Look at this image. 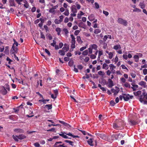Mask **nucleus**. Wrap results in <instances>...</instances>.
Masks as SVG:
<instances>
[{
	"label": "nucleus",
	"instance_id": "nucleus-1",
	"mask_svg": "<svg viewBox=\"0 0 147 147\" xmlns=\"http://www.w3.org/2000/svg\"><path fill=\"white\" fill-rule=\"evenodd\" d=\"M98 46L97 45L95 44H93L89 46L88 48V53L89 54H92L93 52V50L96 51L94 55H96V56L97 55V53L98 51L97 50Z\"/></svg>",
	"mask_w": 147,
	"mask_h": 147
},
{
	"label": "nucleus",
	"instance_id": "nucleus-2",
	"mask_svg": "<svg viewBox=\"0 0 147 147\" xmlns=\"http://www.w3.org/2000/svg\"><path fill=\"white\" fill-rule=\"evenodd\" d=\"M95 134L98 137H99L103 140L108 141L111 140V136L109 135H106L103 134L96 133Z\"/></svg>",
	"mask_w": 147,
	"mask_h": 147
},
{
	"label": "nucleus",
	"instance_id": "nucleus-3",
	"mask_svg": "<svg viewBox=\"0 0 147 147\" xmlns=\"http://www.w3.org/2000/svg\"><path fill=\"white\" fill-rule=\"evenodd\" d=\"M117 22L118 23L125 26H127V22L126 20L121 18H118L117 20Z\"/></svg>",
	"mask_w": 147,
	"mask_h": 147
},
{
	"label": "nucleus",
	"instance_id": "nucleus-4",
	"mask_svg": "<svg viewBox=\"0 0 147 147\" xmlns=\"http://www.w3.org/2000/svg\"><path fill=\"white\" fill-rule=\"evenodd\" d=\"M133 96H130L129 94H123V99L125 101H128L130 98L132 99Z\"/></svg>",
	"mask_w": 147,
	"mask_h": 147
},
{
	"label": "nucleus",
	"instance_id": "nucleus-5",
	"mask_svg": "<svg viewBox=\"0 0 147 147\" xmlns=\"http://www.w3.org/2000/svg\"><path fill=\"white\" fill-rule=\"evenodd\" d=\"M17 48L16 47L12 46L11 49L10 53L13 54L17 53Z\"/></svg>",
	"mask_w": 147,
	"mask_h": 147
},
{
	"label": "nucleus",
	"instance_id": "nucleus-6",
	"mask_svg": "<svg viewBox=\"0 0 147 147\" xmlns=\"http://www.w3.org/2000/svg\"><path fill=\"white\" fill-rule=\"evenodd\" d=\"M116 122L120 128L123 125V122L121 119H117Z\"/></svg>",
	"mask_w": 147,
	"mask_h": 147
},
{
	"label": "nucleus",
	"instance_id": "nucleus-7",
	"mask_svg": "<svg viewBox=\"0 0 147 147\" xmlns=\"http://www.w3.org/2000/svg\"><path fill=\"white\" fill-rule=\"evenodd\" d=\"M115 88V89L113 88L111 90V91L114 93V95L117 94L118 93L119 91V88L118 87L116 86Z\"/></svg>",
	"mask_w": 147,
	"mask_h": 147
},
{
	"label": "nucleus",
	"instance_id": "nucleus-8",
	"mask_svg": "<svg viewBox=\"0 0 147 147\" xmlns=\"http://www.w3.org/2000/svg\"><path fill=\"white\" fill-rule=\"evenodd\" d=\"M0 91L1 93L3 95H5L7 93L6 89L4 87H3L1 88Z\"/></svg>",
	"mask_w": 147,
	"mask_h": 147
},
{
	"label": "nucleus",
	"instance_id": "nucleus-9",
	"mask_svg": "<svg viewBox=\"0 0 147 147\" xmlns=\"http://www.w3.org/2000/svg\"><path fill=\"white\" fill-rule=\"evenodd\" d=\"M139 85L142 86L144 88H146L147 87L146 83L144 81H142L138 83Z\"/></svg>",
	"mask_w": 147,
	"mask_h": 147
},
{
	"label": "nucleus",
	"instance_id": "nucleus-10",
	"mask_svg": "<svg viewBox=\"0 0 147 147\" xmlns=\"http://www.w3.org/2000/svg\"><path fill=\"white\" fill-rule=\"evenodd\" d=\"M52 108V104H49L46 105L44 107V108L47 109L48 110L51 109Z\"/></svg>",
	"mask_w": 147,
	"mask_h": 147
},
{
	"label": "nucleus",
	"instance_id": "nucleus-11",
	"mask_svg": "<svg viewBox=\"0 0 147 147\" xmlns=\"http://www.w3.org/2000/svg\"><path fill=\"white\" fill-rule=\"evenodd\" d=\"M88 18L90 21H92L95 19V18L93 14H91L89 16Z\"/></svg>",
	"mask_w": 147,
	"mask_h": 147
},
{
	"label": "nucleus",
	"instance_id": "nucleus-12",
	"mask_svg": "<svg viewBox=\"0 0 147 147\" xmlns=\"http://www.w3.org/2000/svg\"><path fill=\"white\" fill-rule=\"evenodd\" d=\"M9 2L10 4V6H15V4L14 3V0H9Z\"/></svg>",
	"mask_w": 147,
	"mask_h": 147
},
{
	"label": "nucleus",
	"instance_id": "nucleus-13",
	"mask_svg": "<svg viewBox=\"0 0 147 147\" xmlns=\"http://www.w3.org/2000/svg\"><path fill=\"white\" fill-rule=\"evenodd\" d=\"M109 82V84L108 85V87L109 88H111L112 86H113V82L110 79L108 80Z\"/></svg>",
	"mask_w": 147,
	"mask_h": 147
},
{
	"label": "nucleus",
	"instance_id": "nucleus-14",
	"mask_svg": "<svg viewBox=\"0 0 147 147\" xmlns=\"http://www.w3.org/2000/svg\"><path fill=\"white\" fill-rule=\"evenodd\" d=\"M98 60H99L100 59V56L103 55V51L102 50L99 51H98Z\"/></svg>",
	"mask_w": 147,
	"mask_h": 147
},
{
	"label": "nucleus",
	"instance_id": "nucleus-15",
	"mask_svg": "<svg viewBox=\"0 0 147 147\" xmlns=\"http://www.w3.org/2000/svg\"><path fill=\"white\" fill-rule=\"evenodd\" d=\"M113 127L116 129H119L120 128L118 126L117 124L115 122V123H113Z\"/></svg>",
	"mask_w": 147,
	"mask_h": 147
},
{
	"label": "nucleus",
	"instance_id": "nucleus-16",
	"mask_svg": "<svg viewBox=\"0 0 147 147\" xmlns=\"http://www.w3.org/2000/svg\"><path fill=\"white\" fill-rule=\"evenodd\" d=\"M109 65H107L106 63H104L102 65V68L103 69L107 70L109 68Z\"/></svg>",
	"mask_w": 147,
	"mask_h": 147
},
{
	"label": "nucleus",
	"instance_id": "nucleus-17",
	"mask_svg": "<svg viewBox=\"0 0 147 147\" xmlns=\"http://www.w3.org/2000/svg\"><path fill=\"white\" fill-rule=\"evenodd\" d=\"M121 46L120 45H115L113 47V49L115 50H117L118 49H120L121 48Z\"/></svg>",
	"mask_w": 147,
	"mask_h": 147
},
{
	"label": "nucleus",
	"instance_id": "nucleus-18",
	"mask_svg": "<svg viewBox=\"0 0 147 147\" xmlns=\"http://www.w3.org/2000/svg\"><path fill=\"white\" fill-rule=\"evenodd\" d=\"M17 138L18 139L22 140L26 138V137L23 135H20L19 136H17Z\"/></svg>",
	"mask_w": 147,
	"mask_h": 147
},
{
	"label": "nucleus",
	"instance_id": "nucleus-19",
	"mask_svg": "<svg viewBox=\"0 0 147 147\" xmlns=\"http://www.w3.org/2000/svg\"><path fill=\"white\" fill-rule=\"evenodd\" d=\"M110 69L111 70V71H113V69H115L116 67L113 64H110L109 65Z\"/></svg>",
	"mask_w": 147,
	"mask_h": 147
},
{
	"label": "nucleus",
	"instance_id": "nucleus-20",
	"mask_svg": "<svg viewBox=\"0 0 147 147\" xmlns=\"http://www.w3.org/2000/svg\"><path fill=\"white\" fill-rule=\"evenodd\" d=\"M63 14L66 16H68L69 14V10L68 9H65V12L63 13Z\"/></svg>",
	"mask_w": 147,
	"mask_h": 147
},
{
	"label": "nucleus",
	"instance_id": "nucleus-21",
	"mask_svg": "<svg viewBox=\"0 0 147 147\" xmlns=\"http://www.w3.org/2000/svg\"><path fill=\"white\" fill-rule=\"evenodd\" d=\"M70 36L72 39L71 43H74V42H76L75 38L74 35L73 34H71Z\"/></svg>",
	"mask_w": 147,
	"mask_h": 147
},
{
	"label": "nucleus",
	"instance_id": "nucleus-22",
	"mask_svg": "<svg viewBox=\"0 0 147 147\" xmlns=\"http://www.w3.org/2000/svg\"><path fill=\"white\" fill-rule=\"evenodd\" d=\"M88 144L91 146L93 145L92 144V139L90 138L87 141Z\"/></svg>",
	"mask_w": 147,
	"mask_h": 147
},
{
	"label": "nucleus",
	"instance_id": "nucleus-23",
	"mask_svg": "<svg viewBox=\"0 0 147 147\" xmlns=\"http://www.w3.org/2000/svg\"><path fill=\"white\" fill-rule=\"evenodd\" d=\"M55 30L57 32V34L59 35L60 34L61 31L60 28L58 27Z\"/></svg>",
	"mask_w": 147,
	"mask_h": 147
},
{
	"label": "nucleus",
	"instance_id": "nucleus-24",
	"mask_svg": "<svg viewBox=\"0 0 147 147\" xmlns=\"http://www.w3.org/2000/svg\"><path fill=\"white\" fill-rule=\"evenodd\" d=\"M98 75L101 76H103L105 74V73L102 71H99L98 72Z\"/></svg>",
	"mask_w": 147,
	"mask_h": 147
},
{
	"label": "nucleus",
	"instance_id": "nucleus-25",
	"mask_svg": "<svg viewBox=\"0 0 147 147\" xmlns=\"http://www.w3.org/2000/svg\"><path fill=\"white\" fill-rule=\"evenodd\" d=\"M71 8V11L73 13H75L77 12V9L76 8L72 7Z\"/></svg>",
	"mask_w": 147,
	"mask_h": 147
},
{
	"label": "nucleus",
	"instance_id": "nucleus-26",
	"mask_svg": "<svg viewBox=\"0 0 147 147\" xmlns=\"http://www.w3.org/2000/svg\"><path fill=\"white\" fill-rule=\"evenodd\" d=\"M134 93L136 96H138L141 94V91H138L137 92H134Z\"/></svg>",
	"mask_w": 147,
	"mask_h": 147
},
{
	"label": "nucleus",
	"instance_id": "nucleus-27",
	"mask_svg": "<svg viewBox=\"0 0 147 147\" xmlns=\"http://www.w3.org/2000/svg\"><path fill=\"white\" fill-rule=\"evenodd\" d=\"M88 53V50H86L83 52L82 54L84 55H86Z\"/></svg>",
	"mask_w": 147,
	"mask_h": 147
},
{
	"label": "nucleus",
	"instance_id": "nucleus-28",
	"mask_svg": "<svg viewBox=\"0 0 147 147\" xmlns=\"http://www.w3.org/2000/svg\"><path fill=\"white\" fill-rule=\"evenodd\" d=\"M59 136L65 139L69 138L68 137L63 134H59Z\"/></svg>",
	"mask_w": 147,
	"mask_h": 147
},
{
	"label": "nucleus",
	"instance_id": "nucleus-29",
	"mask_svg": "<svg viewBox=\"0 0 147 147\" xmlns=\"http://www.w3.org/2000/svg\"><path fill=\"white\" fill-rule=\"evenodd\" d=\"M59 53L61 55L63 56L65 54V52L63 50H59Z\"/></svg>",
	"mask_w": 147,
	"mask_h": 147
},
{
	"label": "nucleus",
	"instance_id": "nucleus-30",
	"mask_svg": "<svg viewBox=\"0 0 147 147\" xmlns=\"http://www.w3.org/2000/svg\"><path fill=\"white\" fill-rule=\"evenodd\" d=\"M88 55L89 56H90V58L92 59H95L96 57V55H94V54H89L88 53Z\"/></svg>",
	"mask_w": 147,
	"mask_h": 147
},
{
	"label": "nucleus",
	"instance_id": "nucleus-31",
	"mask_svg": "<svg viewBox=\"0 0 147 147\" xmlns=\"http://www.w3.org/2000/svg\"><path fill=\"white\" fill-rule=\"evenodd\" d=\"M139 6L140 7L143 9L145 8V5L143 3H140L139 4Z\"/></svg>",
	"mask_w": 147,
	"mask_h": 147
},
{
	"label": "nucleus",
	"instance_id": "nucleus-32",
	"mask_svg": "<svg viewBox=\"0 0 147 147\" xmlns=\"http://www.w3.org/2000/svg\"><path fill=\"white\" fill-rule=\"evenodd\" d=\"M130 123L131 125H135L137 124V123L134 120H131Z\"/></svg>",
	"mask_w": 147,
	"mask_h": 147
},
{
	"label": "nucleus",
	"instance_id": "nucleus-33",
	"mask_svg": "<svg viewBox=\"0 0 147 147\" xmlns=\"http://www.w3.org/2000/svg\"><path fill=\"white\" fill-rule=\"evenodd\" d=\"M59 122L61 124H63V125L66 126H68V125H69L68 124L65 123V122L63 121H59Z\"/></svg>",
	"mask_w": 147,
	"mask_h": 147
},
{
	"label": "nucleus",
	"instance_id": "nucleus-34",
	"mask_svg": "<svg viewBox=\"0 0 147 147\" xmlns=\"http://www.w3.org/2000/svg\"><path fill=\"white\" fill-rule=\"evenodd\" d=\"M100 32H101V30L100 29H96L95 30L94 33L95 34H98L100 33Z\"/></svg>",
	"mask_w": 147,
	"mask_h": 147
},
{
	"label": "nucleus",
	"instance_id": "nucleus-35",
	"mask_svg": "<svg viewBox=\"0 0 147 147\" xmlns=\"http://www.w3.org/2000/svg\"><path fill=\"white\" fill-rule=\"evenodd\" d=\"M77 40L79 43H81L82 42L81 41V38L80 36H77Z\"/></svg>",
	"mask_w": 147,
	"mask_h": 147
},
{
	"label": "nucleus",
	"instance_id": "nucleus-36",
	"mask_svg": "<svg viewBox=\"0 0 147 147\" xmlns=\"http://www.w3.org/2000/svg\"><path fill=\"white\" fill-rule=\"evenodd\" d=\"M54 22L56 24H59L61 22L59 20H58L57 19H56L55 20Z\"/></svg>",
	"mask_w": 147,
	"mask_h": 147
},
{
	"label": "nucleus",
	"instance_id": "nucleus-37",
	"mask_svg": "<svg viewBox=\"0 0 147 147\" xmlns=\"http://www.w3.org/2000/svg\"><path fill=\"white\" fill-rule=\"evenodd\" d=\"M53 42L51 43V45L53 47H54L55 46V45H56V42L54 40H53Z\"/></svg>",
	"mask_w": 147,
	"mask_h": 147
},
{
	"label": "nucleus",
	"instance_id": "nucleus-38",
	"mask_svg": "<svg viewBox=\"0 0 147 147\" xmlns=\"http://www.w3.org/2000/svg\"><path fill=\"white\" fill-rule=\"evenodd\" d=\"M109 57L110 59H111L113 56V54L112 52H110L109 54Z\"/></svg>",
	"mask_w": 147,
	"mask_h": 147
},
{
	"label": "nucleus",
	"instance_id": "nucleus-39",
	"mask_svg": "<svg viewBox=\"0 0 147 147\" xmlns=\"http://www.w3.org/2000/svg\"><path fill=\"white\" fill-rule=\"evenodd\" d=\"M124 86L128 88H130V84L127 82L125 83L124 84Z\"/></svg>",
	"mask_w": 147,
	"mask_h": 147
},
{
	"label": "nucleus",
	"instance_id": "nucleus-40",
	"mask_svg": "<svg viewBox=\"0 0 147 147\" xmlns=\"http://www.w3.org/2000/svg\"><path fill=\"white\" fill-rule=\"evenodd\" d=\"M49 11L50 13H55V10H54L52 8H51L50 9Z\"/></svg>",
	"mask_w": 147,
	"mask_h": 147
},
{
	"label": "nucleus",
	"instance_id": "nucleus-41",
	"mask_svg": "<svg viewBox=\"0 0 147 147\" xmlns=\"http://www.w3.org/2000/svg\"><path fill=\"white\" fill-rule=\"evenodd\" d=\"M13 41H14V43L13 44V45L12 46H14L15 47H17L18 45V43L14 39H13Z\"/></svg>",
	"mask_w": 147,
	"mask_h": 147
},
{
	"label": "nucleus",
	"instance_id": "nucleus-42",
	"mask_svg": "<svg viewBox=\"0 0 147 147\" xmlns=\"http://www.w3.org/2000/svg\"><path fill=\"white\" fill-rule=\"evenodd\" d=\"M17 136H15L14 135L12 136L13 138L16 141H18V138L17 137Z\"/></svg>",
	"mask_w": 147,
	"mask_h": 147
},
{
	"label": "nucleus",
	"instance_id": "nucleus-43",
	"mask_svg": "<svg viewBox=\"0 0 147 147\" xmlns=\"http://www.w3.org/2000/svg\"><path fill=\"white\" fill-rule=\"evenodd\" d=\"M133 11L139 12L141 11V10L139 9L136 8L133 10Z\"/></svg>",
	"mask_w": 147,
	"mask_h": 147
},
{
	"label": "nucleus",
	"instance_id": "nucleus-44",
	"mask_svg": "<svg viewBox=\"0 0 147 147\" xmlns=\"http://www.w3.org/2000/svg\"><path fill=\"white\" fill-rule=\"evenodd\" d=\"M143 73L144 75H146L147 74V69H144L143 70Z\"/></svg>",
	"mask_w": 147,
	"mask_h": 147
},
{
	"label": "nucleus",
	"instance_id": "nucleus-45",
	"mask_svg": "<svg viewBox=\"0 0 147 147\" xmlns=\"http://www.w3.org/2000/svg\"><path fill=\"white\" fill-rule=\"evenodd\" d=\"M53 92L55 95L57 96L58 94V91L57 89H56L53 90Z\"/></svg>",
	"mask_w": 147,
	"mask_h": 147
},
{
	"label": "nucleus",
	"instance_id": "nucleus-46",
	"mask_svg": "<svg viewBox=\"0 0 147 147\" xmlns=\"http://www.w3.org/2000/svg\"><path fill=\"white\" fill-rule=\"evenodd\" d=\"M63 30L65 34H67L69 33V31L67 29L64 28Z\"/></svg>",
	"mask_w": 147,
	"mask_h": 147
},
{
	"label": "nucleus",
	"instance_id": "nucleus-47",
	"mask_svg": "<svg viewBox=\"0 0 147 147\" xmlns=\"http://www.w3.org/2000/svg\"><path fill=\"white\" fill-rule=\"evenodd\" d=\"M45 51L49 56L51 55V53L47 49H45Z\"/></svg>",
	"mask_w": 147,
	"mask_h": 147
},
{
	"label": "nucleus",
	"instance_id": "nucleus-48",
	"mask_svg": "<svg viewBox=\"0 0 147 147\" xmlns=\"http://www.w3.org/2000/svg\"><path fill=\"white\" fill-rule=\"evenodd\" d=\"M16 2L19 5L21 4V2L23 1L24 0H15Z\"/></svg>",
	"mask_w": 147,
	"mask_h": 147
},
{
	"label": "nucleus",
	"instance_id": "nucleus-49",
	"mask_svg": "<svg viewBox=\"0 0 147 147\" xmlns=\"http://www.w3.org/2000/svg\"><path fill=\"white\" fill-rule=\"evenodd\" d=\"M103 13L106 16H108L109 14V12L106 11H103Z\"/></svg>",
	"mask_w": 147,
	"mask_h": 147
},
{
	"label": "nucleus",
	"instance_id": "nucleus-50",
	"mask_svg": "<svg viewBox=\"0 0 147 147\" xmlns=\"http://www.w3.org/2000/svg\"><path fill=\"white\" fill-rule=\"evenodd\" d=\"M50 94L51 95V97L53 99H55L57 98V96L55 95H54L53 94L51 93H50Z\"/></svg>",
	"mask_w": 147,
	"mask_h": 147
},
{
	"label": "nucleus",
	"instance_id": "nucleus-51",
	"mask_svg": "<svg viewBox=\"0 0 147 147\" xmlns=\"http://www.w3.org/2000/svg\"><path fill=\"white\" fill-rule=\"evenodd\" d=\"M54 146L55 147H64L62 146L61 144H57V145H55V143L54 145Z\"/></svg>",
	"mask_w": 147,
	"mask_h": 147
},
{
	"label": "nucleus",
	"instance_id": "nucleus-52",
	"mask_svg": "<svg viewBox=\"0 0 147 147\" xmlns=\"http://www.w3.org/2000/svg\"><path fill=\"white\" fill-rule=\"evenodd\" d=\"M64 16L63 15L61 16H59V18L60 19L59 20L61 22H62L63 21V19L64 18Z\"/></svg>",
	"mask_w": 147,
	"mask_h": 147
},
{
	"label": "nucleus",
	"instance_id": "nucleus-53",
	"mask_svg": "<svg viewBox=\"0 0 147 147\" xmlns=\"http://www.w3.org/2000/svg\"><path fill=\"white\" fill-rule=\"evenodd\" d=\"M75 42H74V43H71V47L72 49H74L75 48Z\"/></svg>",
	"mask_w": 147,
	"mask_h": 147
},
{
	"label": "nucleus",
	"instance_id": "nucleus-54",
	"mask_svg": "<svg viewBox=\"0 0 147 147\" xmlns=\"http://www.w3.org/2000/svg\"><path fill=\"white\" fill-rule=\"evenodd\" d=\"M40 37L42 38H43L44 39H45V37L44 35L42 33V32H40Z\"/></svg>",
	"mask_w": 147,
	"mask_h": 147
},
{
	"label": "nucleus",
	"instance_id": "nucleus-55",
	"mask_svg": "<svg viewBox=\"0 0 147 147\" xmlns=\"http://www.w3.org/2000/svg\"><path fill=\"white\" fill-rule=\"evenodd\" d=\"M34 145L36 147H40V144L38 142L34 143Z\"/></svg>",
	"mask_w": 147,
	"mask_h": 147
},
{
	"label": "nucleus",
	"instance_id": "nucleus-56",
	"mask_svg": "<svg viewBox=\"0 0 147 147\" xmlns=\"http://www.w3.org/2000/svg\"><path fill=\"white\" fill-rule=\"evenodd\" d=\"M86 48V46L82 47L80 49V51H82Z\"/></svg>",
	"mask_w": 147,
	"mask_h": 147
},
{
	"label": "nucleus",
	"instance_id": "nucleus-57",
	"mask_svg": "<svg viewBox=\"0 0 147 147\" xmlns=\"http://www.w3.org/2000/svg\"><path fill=\"white\" fill-rule=\"evenodd\" d=\"M80 31L79 30H76L74 32V34L76 35H77L80 33Z\"/></svg>",
	"mask_w": 147,
	"mask_h": 147
},
{
	"label": "nucleus",
	"instance_id": "nucleus-58",
	"mask_svg": "<svg viewBox=\"0 0 147 147\" xmlns=\"http://www.w3.org/2000/svg\"><path fill=\"white\" fill-rule=\"evenodd\" d=\"M39 2L40 3L43 4L45 5V0H39Z\"/></svg>",
	"mask_w": 147,
	"mask_h": 147
},
{
	"label": "nucleus",
	"instance_id": "nucleus-59",
	"mask_svg": "<svg viewBox=\"0 0 147 147\" xmlns=\"http://www.w3.org/2000/svg\"><path fill=\"white\" fill-rule=\"evenodd\" d=\"M89 60V58L88 57H86L84 59V61L86 62H88Z\"/></svg>",
	"mask_w": 147,
	"mask_h": 147
},
{
	"label": "nucleus",
	"instance_id": "nucleus-60",
	"mask_svg": "<svg viewBox=\"0 0 147 147\" xmlns=\"http://www.w3.org/2000/svg\"><path fill=\"white\" fill-rule=\"evenodd\" d=\"M103 48L105 49H106L107 46V44L105 42H104L103 43Z\"/></svg>",
	"mask_w": 147,
	"mask_h": 147
},
{
	"label": "nucleus",
	"instance_id": "nucleus-61",
	"mask_svg": "<svg viewBox=\"0 0 147 147\" xmlns=\"http://www.w3.org/2000/svg\"><path fill=\"white\" fill-rule=\"evenodd\" d=\"M94 4L95 6V7L96 9H98L99 8V5L97 3L95 2Z\"/></svg>",
	"mask_w": 147,
	"mask_h": 147
},
{
	"label": "nucleus",
	"instance_id": "nucleus-62",
	"mask_svg": "<svg viewBox=\"0 0 147 147\" xmlns=\"http://www.w3.org/2000/svg\"><path fill=\"white\" fill-rule=\"evenodd\" d=\"M6 60L9 61L8 63L10 64L11 62L12 61L11 60L9 57H7L6 59Z\"/></svg>",
	"mask_w": 147,
	"mask_h": 147
},
{
	"label": "nucleus",
	"instance_id": "nucleus-63",
	"mask_svg": "<svg viewBox=\"0 0 147 147\" xmlns=\"http://www.w3.org/2000/svg\"><path fill=\"white\" fill-rule=\"evenodd\" d=\"M121 81L123 83H125L126 82V80L123 78H121Z\"/></svg>",
	"mask_w": 147,
	"mask_h": 147
},
{
	"label": "nucleus",
	"instance_id": "nucleus-64",
	"mask_svg": "<svg viewBox=\"0 0 147 147\" xmlns=\"http://www.w3.org/2000/svg\"><path fill=\"white\" fill-rule=\"evenodd\" d=\"M85 75L86 76H83L82 78L83 79H85V78L88 79L89 78V76L87 74H86Z\"/></svg>",
	"mask_w": 147,
	"mask_h": 147
}]
</instances>
